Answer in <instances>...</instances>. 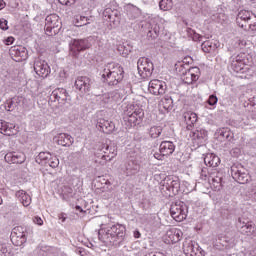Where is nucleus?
<instances>
[{"label":"nucleus","instance_id":"f257e3e1","mask_svg":"<svg viewBox=\"0 0 256 256\" xmlns=\"http://www.w3.org/2000/svg\"><path fill=\"white\" fill-rule=\"evenodd\" d=\"M98 238L102 243L110 247H121L125 241V226L114 224L106 228H100Z\"/></svg>","mask_w":256,"mask_h":256},{"label":"nucleus","instance_id":"f03ea898","mask_svg":"<svg viewBox=\"0 0 256 256\" xmlns=\"http://www.w3.org/2000/svg\"><path fill=\"white\" fill-rule=\"evenodd\" d=\"M61 27L62 24L59 16L52 14L46 17L44 29L48 37H55V35H58L59 31H61Z\"/></svg>","mask_w":256,"mask_h":256},{"label":"nucleus","instance_id":"7ed1b4c3","mask_svg":"<svg viewBox=\"0 0 256 256\" xmlns=\"http://www.w3.org/2000/svg\"><path fill=\"white\" fill-rule=\"evenodd\" d=\"M236 23L244 29V31H255V25H253V13L249 10H241L236 17Z\"/></svg>","mask_w":256,"mask_h":256},{"label":"nucleus","instance_id":"20e7f679","mask_svg":"<svg viewBox=\"0 0 256 256\" xmlns=\"http://www.w3.org/2000/svg\"><path fill=\"white\" fill-rule=\"evenodd\" d=\"M187 205L185 203L179 201L171 204L170 207V215L173 217L175 221L181 222L184 219H187Z\"/></svg>","mask_w":256,"mask_h":256},{"label":"nucleus","instance_id":"39448f33","mask_svg":"<svg viewBox=\"0 0 256 256\" xmlns=\"http://www.w3.org/2000/svg\"><path fill=\"white\" fill-rule=\"evenodd\" d=\"M231 175L232 178L241 185L249 183V179H251V176H249V172L241 164H236L231 167Z\"/></svg>","mask_w":256,"mask_h":256},{"label":"nucleus","instance_id":"423d86ee","mask_svg":"<svg viewBox=\"0 0 256 256\" xmlns=\"http://www.w3.org/2000/svg\"><path fill=\"white\" fill-rule=\"evenodd\" d=\"M90 47L91 42L87 39H73L70 42V54L77 59L81 51H86Z\"/></svg>","mask_w":256,"mask_h":256},{"label":"nucleus","instance_id":"0eeeda50","mask_svg":"<svg viewBox=\"0 0 256 256\" xmlns=\"http://www.w3.org/2000/svg\"><path fill=\"white\" fill-rule=\"evenodd\" d=\"M153 62L149 58H140L138 60V73L142 79H147L153 75Z\"/></svg>","mask_w":256,"mask_h":256},{"label":"nucleus","instance_id":"6e6552de","mask_svg":"<svg viewBox=\"0 0 256 256\" xmlns=\"http://www.w3.org/2000/svg\"><path fill=\"white\" fill-rule=\"evenodd\" d=\"M34 71L36 74H38L39 77L45 79V77H49L51 68L45 60L36 59L34 62Z\"/></svg>","mask_w":256,"mask_h":256},{"label":"nucleus","instance_id":"1a4fd4ad","mask_svg":"<svg viewBox=\"0 0 256 256\" xmlns=\"http://www.w3.org/2000/svg\"><path fill=\"white\" fill-rule=\"evenodd\" d=\"M102 149H104L105 154L101 156L102 161L99 162L100 165H105L107 161H113L117 157V146L115 144H104Z\"/></svg>","mask_w":256,"mask_h":256},{"label":"nucleus","instance_id":"9d476101","mask_svg":"<svg viewBox=\"0 0 256 256\" xmlns=\"http://www.w3.org/2000/svg\"><path fill=\"white\" fill-rule=\"evenodd\" d=\"M148 91L152 95H165V91H167V84L160 80H151L149 82Z\"/></svg>","mask_w":256,"mask_h":256},{"label":"nucleus","instance_id":"9b49d317","mask_svg":"<svg viewBox=\"0 0 256 256\" xmlns=\"http://www.w3.org/2000/svg\"><path fill=\"white\" fill-rule=\"evenodd\" d=\"M76 89H79L81 93H89L91 87H93V80L87 76H80L75 81Z\"/></svg>","mask_w":256,"mask_h":256},{"label":"nucleus","instance_id":"f8f14e48","mask_svg":"<svg viewBox=\"0 0 256 256\" xmlns=\"http://www.w3.org/2000/svg\"><path fill=\"white\" fill-rule=\"evenodd\" d=\"M51 101H58V103H65L66 101H71V96L67 93L64 88L55 89L50 95Z\"/></svg>","mask_w":256,"mask_h":256},{"label":"nucleus","instance_id":"ddd939ff","mask_svg":"<svg viewBox=\"0 0 256 256\" xmlns=\"http://www.w3.org/2000/svg\"><path fill=\"white\" fill-rule=\"evenodd\" d=\"M0 133H2L3 135H7L8 137H11L19 133V127H17L13 123L0 120Z\"/></svg>","mask_w":256,"mask_h":256},{"label":"nucleus","instance_id":"4468645a","mask_svg":"<svg viewBox=\"0 0 256 256\" xmlns=\"http://www.w3.org/2000/svg\"><path fill=\"white\" fill-rule=\"evenodd\" d=\"M164 187H166L167 191H170L174 195H176V193H179V189L181 187V183L179 182V178H173L171 176L166 177L164 179Z\"/></svg>","mask_w":256,"mask_h":256},{"label":"nucleus","instance_id":"2eb2a0df","mask_svg":"<svg viewBox=\"0 0 256 256\" xmlns=\"http://www.w3.org/2000/svg\"><path fill=\"white\" fill-rule=\"evenodd\" d=\"M96 127L99 131H102V133H106L107 135L115 131V123L103 118L98 119Z\"/></svg>","mask_w":256,"mask_h":256},{"label":"nucleus","instance_id":"dca6fc26","mask_svg":"<svg viewBox=\"0 0 256 256\" xmlns=\"http://www.w3.org/2000/svg\"><path fill=\"white\" fill-rule=\"evenodd\" d=\"M106 67L109 69V71L119 83L123 81V78L125 77V71L123 70L121 65L109 63L108 65H106Z\"/></svg>","mask_w":256,"mask_h":256},{"label":"nucleus","instance_id":"f3484780","mask_svg":"<svg viewBox=\"0 0 256 256\" xmlns=\"http://www.w3.org/2000/svg\"><path fill=\"white\" fill-rule=\"evenodd\" d=\"M6 163H16L21 165L25 163V154L19 152H8L4 157Z\"/></svg>","mask_w":256,"mask_h":256},{"label":"nucleus","instance_id":"a211bd4d","mask_svg":"<svg viewBox=\"0 0 256 256\" xmlns=\"http://www.w3.org/2000/svg\"><path fill=\"white\" fill-rule=\"evenodd\" d=\"M54 139L56 140V143L62 147H71V145H73L75 142V139L67 133H60Z\"/></svg>","mask_w":256,"mask_h":256},{"label":"nucleus","instance_id":"6ab92c4d","mask_svg":"<svg viewBox=\"0 0 256 256\" xmlns=\"http://www.w3.org/2000/svg\"><path fill=\"white\" fill-rule=\"evenodd\" d=\"M190 137L193 141H196L197 145H205L207 141V132L205 130H195L190 132Z\"/></svg>","mask_w":256,"mask_h":256},{"label":"nucleus","instance_id":"aec40b11","mask_svg":"<svg viewBox=\"0 0 256 256\" xmlns=\"http://www.w3.org/2000/svg\"><path fill=\"white\" fill-rule=\"evenodd\" d=\"M102 82L107 83V85L115 86L119 85V82L115 79V76L112 75L111 70H109L106 66L102 71Z\"/></svg>","mask_w":256,"mask_h":256},{"label":"nucleus","instance_id":"412c9836","mask_svg":"<svg viewBox=\"0 0 256 256\" xmlns=\"http://www.w3.org/2000/svg\"><path fill=\"white\" fill-rule=\"evenodd\" d=\"M23 101H25L23 96H15L12 99L7 100L5 103L6 111H15V109H17V107H19Z\"/></svg>","mask_w":256,"mask_h":256},{"label":"nucleus","instance_id":"4be33fe9","mask_svg":"<svg viewBox=\"0 0 256 256\" xmlns=\"http://www.w3.org/2000/svg\"><path fill=\"white\" fill-rule=\"evenodd\" d=\"M125 169L127 177H133V175H137V173H139L141 166L136 161L130 160L126 164Z\"/></svg>","mask_w":256,"mask_h":256},{"label":"nucleus","instance_id":"5701e85b","mask_svg":"<svg viewBox=\"0 0 256 256\" xmlns=\"http://www.w3.org/2000/svg\"><path fill=\"white\" fill-rule=\"evenodd\" d=\"M204 163L207 167H219L221 159L213 153H208L204 157Z\"/></svg>","mask_w":256,"mask_h":256},{"label":"nucleus","instance_id":"b1692460","mask_svg":"<svg viewBox=\"0 0 256 256\" xmlns=\"http://www.w3.org/2000/svg\"><path fill=\"white\" fill-rule=\"evenodd\" d=\"M159 151L162 155H173L175 152V144L171 141H163L160 144Z\"/></svg>","mask_w":256,"mask_h":256},{"label":"nucleus","instance_id":"393cba45","mask_svg":"<svg viewBox=\"0 0 256 256\" xmlns=\"http://www.w3.org/2000/svg\"><path fill=\"white\" fill-rule=\"evenodd\" d=\"M10 55L20 57V59H27V48L23 46H12L9 50Z\"/></svg>","mask_w":256,"mask_h":256},{"label":"nucleus","instance_id":"a878e982","mask_svg":"<svg viewBox=\"0 0 256 256\" xmlns=\"http://www.w3.org/2000/svg\"><path fill=\"white\" fill-rule=\"evenodd\" d=\"M166 236L171 243H179L183 237V232L181 230L171 229L166 232Z\"/></svg>","mask_w":256,"mask_h":256},{"label":"nucleus","instance_id":"bb28decb","mask_svg":"<svg viewBox=\"0 0 256 256\" xmlns=\"http://www.w3.org/2000/svg\"><path fill=\"white\" fill-rule=\"evenodd\" d=\"M240 232L243 235H253L255 233V224L253 222H242V226L240 227Z\"/></svg>","mask_w":256,"mask_h":256},{"label":"nucleus","instance_id":"cd10ccee","mask_svg":"<svg viewBox=\"0 0 256 256\" xmlns=\"http://www.w3.org/2000/svg\"><path fill=\"white\" fill-rule=\"evenodd\" d=\"M125 125L127 127H137L139 123H141V119H139L135 114H127L124 116Z\"/></svg>","mask_w":256,"mask_h":256},{"label":"nucleus","instance_id":"c85d7f7f","mask_svg":"<svg viewBox=\"0 0 256 256\" xmlns=\"http://www.w3.org/2000/svg\"><path fill=\"white\" fill-rule=\"evenodd\" d=\"M16 197H18L24 207H29L31 205V196H29L24 190L16 192Z\"/></svg>","mask_w":256,"mask_h":256},{"label":"nucleus","instance_id":"c756f323","mask_svg":"<svg viewBox=\"0 0 256 256\" xmlns=\"http://www.w3.org/2000/svg\"><path fill=\"white\" fill-rule=\"evenodd\" d=\"M199 73H201L199 67H192L182 72V75H189L191 77L190 81H199Z\"/></svg>","mask_w":256,"mask_h":256},{"label":"nucleus","instance_id":"7c9ffc66","mask_svg":"<svg viewBox=\"0 0 256 256\" xmlns=\"http://www.w3.org/2000/svg\"><path fill=\"white\" fill-rule=\"evenodd\" d=\"M51 158V153L49 152H40L39 155L36 156L35 161L38 165H42L46 167L47 162Z\"/></svg>","mask_w":256,"mask_h":256},{"label":"nucleus","instance_id":"2f4dec72","mask_svg":"<svg viewBox=\"0 0 256 256\" xmlns=\"http://www.w3.org/2000/svg\"><path fill=\"white\" fill-rule=\"evenodd\" d=\"M103 15L106 18V21H110V23H115L117 17H119V13H117V11H112L111 8L104 10Z\"/></svg>","mask_w":256,"mask_h":256},{"label":"nucleus","instance_id":"473e14b6","mask_svg":"<svg viewBox=\"0 0 256 256\" xmlns=\"http://www.w3.org/2000/svg\"><path fill=\"white\" fill-rule=\"evenodd\" d=\"M11 242L16 247H21L27 243V236H17V234H11Z\"/></svg>","mask_w":256,"mask_h":256},{"label":"nucleus","instance_id":"72a5a7b5","mask_svg":"<svg viewBox=\"0 0 256 256\" xmlns=\"http://www.w3.org/2000/svg\"><path fill=\"white\" fill-rule=\"evenodd\" d=\"M161 105L165 111H171V109H173V98H171V96L164 97Z\"/></svg>","mask_w":256,"mask_h":256},{"label":"nucleus","instance_id":"f704fd0d","mask_svg":"<svg viewBox=\"0 0 256 256\" xmlns=\"http://www.w3.org/2000/svg\"><path fill=\"white\" fill-rule=\"evenodd\" d=\"M161 11H171L173 9V0H159Z\"/></svg>","mask_w":256,"mask_h":256},{"label":"nucleus","instance_id":"c9c22d12","mask_svg":"<svg viewBox=\"0 0 256 256\" xmlns=\"http://www.w3.org/2000/svg\"><path fill=\"white\" fill-rule=\"evenodd\" d=\"M217 49V44H214L211 41H205L202 43V51L204 53H211V51H215Z\"/></svg>","mask_w":256,"mask_h":256},{"label":"nucleus","instance_id":"e433bc0d","mask_svg":"<svg viewBox=\"0 0 256 256\" xmlns=\"http://www.w3.org/2000/svg\"><path fill=\"white\" fill-rule=\"evenodd\" d=\"M161 28L159 27L158 24H154L151 29L147 33V37L150 39H157L159 37V32Z\"/></svg>","mask_w":256,"mask_h":256},{"label":"nucleus","instance_id":"4c0bfd02","mask_svg":"<svg viewBox=\"0 0 256 256\" xmlns=\"http://www.w3.org/2000/svg\"><path fill=\"white\" fill-rule=\"evenodd\" d=\"M163 133V128L161 126H153L150 128L149 135L152 139H157Z\"/></svg>","mask_w":256,"mask_h":256},{"label":"nucleus","instance_id":"58836bf2","mask_svg":"<svg viewBox=\"0 0 256 256\" xmlns=\"http://www.w3.org/2000/svg\"><path fill=\"white\" fill-rule=\"evenodd\" d=\"M196 247L197 243L190 241L189 243L184 245V251L186 252L187 255L193 256Z\"/></svg>","mask_w":256,"mask_h":256},{"label":"nucleus","instance_id":"ea45409f","mask_svg":"<svg viewBox=\"0 0 256 256\" xmlns=\"http://www.w3.org/2000/svg\"><path fill=\"white\" fill-rule=\"evenodd\" d=\"M232 59V67H237V64L239 63L240 69H243V66L245 65V59H243V56H236L235 58Z\"/></svg>","mask_w":256,"mask_h":256},{"label":"nucleus","instance_id":"a19ab883","mask_svg":"<svg viewBox=\"0 0 256 256\" xmlns=\"http://www.w3.org/2000/svg\"><path fill=\"white\" fill-rule=\"evenodd\" d=\"M185 121H190L191 125L197 123V114L194 112H187L184 114Z\"/></svg>","mask_w":256,"mask_h":256},{"label":"nucleus","instance_id":"79ce46f5","mask_svg":"<svg viewBox=\"0 0 256 256\" xmlns=\"http://www.w3.org/2000/svg\"><path fill=\"white\" fill-rule=\"evenodd\" d=\"M47 165L52 167V169H56V167H59V158L56 156H50Z\"/></svg>","mask_w":256,"mask_h":256},{"label":"nucleus","instance_id":"37998d69","mask_svg":"<svg viewBox=\"0 0 256 256\" xmlns=\"http://www.w3.org/2000/svg\"><path fill=\"white\" fill-rule=\"evenodd\" d=\"M76 27H83L85 25H89V19L85 16H79L76 19Z\"/></svg>","mask_w":256,"mask_h":256},{"label":"nucleus","instance_id":"c03bdc74","mask_svg":"<svg viewBox=\"0 0 256 256\" xmlns=\"http://www.w3.org/2000/svg\"><path fill=\"white\" fill-rule=\"evenodd\" d=\"M212 182L214 183V186L216 189L221 190V187H223V177L221 176H216L212 178Z\"/></svg>","mask_w":256,"mask_h":256},{"label":"nucleus","instance_id":"a18cd8bd","mask_svg":"<svg viewBox=\"0 0 256 256\" xmlns=\"http://www.w3.org/2000/svg\"><path fill=\"white\" fill-rule=\"evenodd\" d=\"M11 235H16V237H27V236L25 235V232H23V228H21V227H15V228L12 230Z\"/></svg>","mask_w":256,"mask_h":256},{"label":"nucleus","instance_id":"49530a36","mask_svg":"<svg viewBox=\"0 0 256 256\" xmlns=\"http://www.w3.org/2000/svg\"><path fill=\"white\" fill-rule=\"evenodd\" d=\"M219 101V99L217 98V95L212 94L209 96L207 103L208 105H210L211 107H213L214 105H217V102Z\"/></svg>","mask_w":256,"mask_h":256},{"label":"nucleus","instance_id":"de8ad7c7","mask_svg":"<svg viewBox=\"0 0 256 256\" xmlns=\"http://www.w3.org/2000/svg\"><path fill=\"white\" fill-rule=\"evenodd\" d=\"M192 256H205V250L201 249V247L196 244V248H194V253Z\"/></svg>","mask_w":256,"mask_h":256},{"label":"nucleus","instance_id":"09e8293b","mask_svg":"<svg viewBox=\"0 0 256 256\" xmlns=\"http://www.w3.org/2000/svg\"><path fill=\"white\" fill-rule=\"evenodd\" d=\"M132 115H134L135 117H137L138 119H143V109L136 107L133 111V113H131Z\"/></svg>","mask_w":256,"mask_h":256},{"label":"nucleus","instance_id":"8fccbe9b","mask_svg":"<svg viewBox=\"0 0 256 256\" xmlns=\"http://www.w3.org/2000/svg\"><path fill=\"white\" fill-rule=\"evenodd\" d=\"M229 131V128H221L218 130L219 137H222L223 139H227V133Z\"/></svg>","mask_w":256,"mask_h":256},{"label":"nucleus","instance_id":"3c124183","mask_svg":"<svg viewBox=\"0 0 256 256\" xmlns=\"http://www.w3.org/2000/svg\"><path fill=\"white\" fill-rule=\"evenodd\" d=\"M61 5H66L67 7H71V5H75L77 0H58Z\"/></svg>","mask_w":256,"mask_h":256},{"label":"nucleus","instance_id":"603ef678","mask_svg":"<svg viewBox=\"0 0 256 256\" xmlns=\"http://www.w3.org/2000/svg\"><path fill=\"white\" fill-rule=\"evenodd\" d=\"M62 193L64 195H73V188H71L70 186H64L62 188Z\"/></svg>","mask_w":256,"mask_h":256},{"label":"nucleus","instance_id":"864d4df0","mask_svg":"<svg viewBox=\"0 0 256 256\" xmlns=\"http://www.w3.org/2000/svg\"><path fill=\"white\" fill-rule=\"evenodd\" d=\"M7 23V20H5L4 18L0 19V29H2V31H7V29H9Z\"/></svg>","mask_w":256,"mask_h":256},{"label":"nucleus","instance_id":"5fc2aeb1","mask_svg":"<svg viewBox=\"0 0 256 256\" xmlns=\"http://www.w3.org/2000/svg\"><path fill=\"white\" fill-rule=\"evenodd\" d=\"M234 139H235V134L233 133V131H231V129L228 128V132L226 134V140L233 141Z\"/></svg>","mask_w":256,"mask_h":256},{"label":"nucleus","instance_id":"6e6d98bb","mask_svg":"<svg viewBox=\"0 0 256 256\" xmlns=\"http://www.w3.org/2000/svg\"><path fill=\"white\" fill-rule=\"evenodd\" d=\"M0 251L4 256H7V253H9V249L7 248V244H1L0 245Z\"/></svg>","mask_w":256,"mask_h":256},{"label":"nucleus","instance_id":"4d7b16f0","mask_svg":"<svg viewBox=\"0 0 256 256\" xmlns=\"http://www.w3.org/2000/svg\"><path fill=\"white\" fill-rule=\"evenodd\" d=\"M33 222L36 224V225H43V219H41V217L39 216H35L33 218Z\"/></svg>","mask_w":256,"mask_h":256},{"label":"nucleus","instance_id":"13d9d810","mask_svg":"<svg viewBox=\"0 0 256 256\" xmlns=\"http://www.w3.org/2000/svg\"><path fill=\"white\" fill-rule=\"evenodd\" d=\"M163 157H165V155H163L161 152L154 153V158L158 161H162Z\"/></svg>","mask_w":256,"mask_h":256},{"label":"nucleus","instance_id":"bf43d9fd","mask_svg":"<svg viewBox=\"0 0 256 256\" xmlns=\"http://www.w3.org/2000/svg\"><path fill=\"white\" fill-rule=\"evenodd\" d=\"M183 63H185V65H189L190 63H193V58L187 56L183 59Z\"/></svg>","mask_w":256,"mask_h":256},{"label":"nucleus","instance_id":"052dcab7","mask_svg":"<svg viewBox=\"0 0 256 256\" xmlns=\"http://www.w3.org/2000/svg\"><path fill=\"white\" fill-rule=\"evenodd\" d=\"M15 41V38L10 36L5 40L6 45H13V42Z\"/></svg>","mask_w":256,"mask_h":256},{"label":"nucleus","instance_id":"680f3d73","mask_svg":"<svg viewBox=\"0 0 256 256\" xmlns=\"http://www.w3.org/2000/svg\"><path fill=\"white\" fill-rule=\"evenodd\" d=\"M193 41H201V35H199L197 32L192 34Z\"/></svg>","mask_w":256,"mask_h":256},{"label":"nucleus","instance_id":"e2e57ef3","mask_svg":"<svg viewBox=\"0 0 256 256\" xmlns=\"http://www.w3.org/2000/svg\"><path fill=\"white\" fill-rule=\"evenodd\" d=\"M102 101H104L105 103H109V94H103L102 95Z\"/></svg>","mask_w":256,"mask_h":256},{"label":"nucleus","instance_id":"0e129e2a","mask_svg":"<svg viewBox=\"0 0 256 256\" xmlns=\"http://www.w3.org/2000/svg\"><path fill=\"white\" fill-rule=\"evenodd\" d=\"M134 237H135V239H140L141 238V232H139V230H135L134 231Z\"/></svg>","mask_w":256,"mask_h":256},{"label":"nucleus","instance_id":"69168bd1","mask_svg":"<svg viewBox=\"0 0 256 256\" xmlns=\"http://www.w3.org/2000/svg\"><path fill=\"white\" fill-rule=\"evenodd\" d=\"M185 83H187L188 85H191V83H193L194 81H191V76H187L186 78H184Z\"/></svg>","mask_w":256,"mask_h":256},{"label":"nucleus","instance_id":"338daca9","mask_svg":"<svg viewBox=\"0 0 256 256\" xmlns=\"http://www.w3.org/2000/svg\"><path fill=\"white\" fill-rule=\"evenodd\" d=\"M250 193H252L253 195H256V185L251 186Z\"/></svg>","mask_w":256,"mask_h":256},{"label":"nucleus","instance_id":"774afa93","mask_svg":"<svg viewBox=\"0 0 256 256\" xmlns=\"http://www.w3.org/2000/svg\"><path fill=\"white\" fill-rule=\"evenodd\" d=\"M187 33H188V35H193L195 33V30H193L191 28H187Z\"/></svg>","mask_w":256,"mask_h":256}]
</instances>
